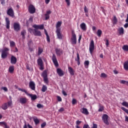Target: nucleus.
Instances as JSON below:
<instances>
[{
  "label": "nucleus",
  "instance_id": "1",
  "mask_svg": "<svg viewBox=\"0 0 128 128\" xmlns=\"http://www.w3.org/2000/svg\"><path fill=\"white\" fill-rule=\"evenodd\" d=\"M10 52V49L8 48H5L2 51L1 58H8V54Z\"/></svg>",
  "mask_w": 128,
  "mask_h": 128
},
{
  "label": "nucleus",
  "instance_id": "55",
  "mask_svg": "<svg viewBox=\"0 0 128 128\" xmlns=\"http://www.w3.org/2000/svg\"><path fill=\"white\" fill-rule=\"evenodd\" d=\"M46 126V123L44 122L41 124V128H44V126Z\"/></svg>",
  "mask_w": 128,
  "mask_h": 128
},
{
  "label": "nucleus",
  "instance_id": "23",
  "mask_svg": "<svg viewBox=\"0 0 128 128\" xmlns=\"http://www.w3.org/2000/svg\"><path fill=\"white\" fill-rule=\"evenodd\" d=\"M118 31L119 34L120 35L122 34L124 32V28L122 27L119 28L118 30Z\"/></svg>",
  "mask_w": 128,
  "mask_h": 128
},
{
  "label": "nucleus",
  "instance_id": "25",
  "mask_svg": "<svg viewBox=\"0 0 128 128\" xmlns=\"http://www.w3.org/2000/svg\"><path fill=\"white\" fill-rule=\"evenodd\" d=\"M14 70V66H10L8 69L9 72H10V74H12Z\"/></svg>",
  "mask_w": 128,
  "mask_h": 128
},
{
  "label": "nucleus",
  "instance_id": "54",
  "mask_svg": "<svg viewBox=\"0 0 128 128\" xmlns=\"http://www.w3.org/2000/svg\"><path fill=\"white\" fill-rule=\"evenodd\" d=\"M77 57L75 59V60L78 61V60H80V54H78V53L77 54Z\"/></svg>",
  "mask_w": 128,
  "mask_h": 128
},
{
  "label": "nucleus",
  "instance_id": "31",
  "mask_svg": "<svg viewBox=\"0 0 128 128\" xmlns=\"http://www.w3.org/2000/svg\"><path fill=\"white\" fill-rule=\"evenodd\" d=\"M48 90V87L46 86V85H43V86L42 87V91L43 92H46V90Z\"/></svg>",
  "mask_w": 128,
  "mask_h": 128
},
{
  "label": "nucleus",
  "instance_id": "35",
  "mask_svg": "<svg viewBox=\"0 0 128 128\" xmlns=\"http://www.w3.org/2000/svg\"><path fill=\"white\" fill-rule=\"evenodd\" d=\"M18 90L22 92H25V94H27V96H28V91H26L24 89L19 88Z\"/></svg>",
  "mask_w": 128,
  "mask_h": 128
},
{
  "label": "nucleus",
  "instance_id": "27",
  "mask_svg": "<svg viewBox=\"0 0 128 128\" xmlns=\"http://www.w3.org/2000/svg\"><path fill=\"white\" fill-rule=\"evenodd\" d=\"M102 32L100 30H98L96 32V34L100 38L102 36Z\"/></svg>",
  "mask_w": 128,
  "mask_h": 128
},
{
  "label": "nucleus",
  "instance_id": "53",
  "mask_svg": "<svg viewBox=\"0 0 128 128\" xmlns=\"http://www.w3.org/2000/svg\"><path fill=\"white\" fill-rule=\"evenodd\" d=\"M101 78H106V74L104 73L101 74L100 75Z\"/></svg>",
  "mask_w": 128,
  "mask_h": 128
},
{
  "label": "nucleus",
  "instance_id": "14",
  "mask_svg": "<svg viewBox=\"0 0 128 128\" xmlns=\"http://www.w3.org/2000/svg\"><path fill=\"white\" fill-rule=\"evenodd\" d=\"M57 74L59 76H62L64 74V71L62 70V69L58 68L56 70Z\"/></svg>",
  "mask_w": 128,
  "mask_h": 128
},
{
  "label": "nucleus",
  "instance_id": "12",
  "mask_svg": "<svg viewBox=\"0 0 128 128\" xmlns=\"http://www.w3.org/2000/svg\"><path fill=\"white\" fill-rule=\"evenodd\" d=\"M56 56H60L62 54V50L60 48H56L55 50Z\"/></svg>",
  "mask_w": 128,
  "mask_h": 128
},
{
  "label": "nucleus",
  "instance_id": "2",
  "mask_svg": "<svg viewBox=\"0 0 128 128\" xmlns=\"http://www.w3.org/2000/svg\"><path fill=\"white\" fill-rule=\"evenodd\" d=\"M71 44H76V35L74 33V31L72 32Z\"/></svg>",
  "mask_w": 128,
  "mask_h": 128
},
{
  "label": "nucleus",
  "instance_id": "15",
  "mask_svg": "<svg viewBox=\"0 0 128 128\" xmlns=\"http://www.w3.org/2000/svg\"><path fill=\"white\" fill-rule=\"evenodd\" d=\"M10 62L12 64H16V58L14 57V56H11Z\"/></svg>",
  "mask_w": 128,
  "mask_h": 128
},
{
  "label": "nucleus",
  "instance_id": "22",
  "mask_svg": "<svg viewBox=\"0 0 128 128\" xmlns=\"http://www.w3.org/2000/svg\"><path fill=\"white\" fill-rule=\"evenodd\" d=\"M124 68L125 70H128V61H126L124 62Z\"/></svg>",
  "mask_w": 128,
  "mask_h": 128
},
{
  "label": "nucleus",
  "instance_id": "5",
  "mask_svg": "<svg viewBox=\"0 0 128 128\" xmlns=\"http://www.w3.org/2000/svg\"><path fill=\"white\" fill-rule=\"evenodd\" d=\"M52 60L55 66L56 67L58 66V60H56V54H52Z\"/></svg>",
  "mask_w": 128,
  "mask_h": 128
},
{
  "label": "nucleus",
  "instance_id": "49",
  "mask_svg": "<svg viewBox=\"0 0 128 128\" xmlns=\"http://www.w3.org/2000/svg\"><path fill=\"white\" fill-rule=\"evenodd\" d=\"M8 106H10L12 104V101H9L7 104Z\"/></svg>",
  "mask_w": 128,
  "mask_h": 128
},
{
  "label": "nucleus",
  "instance_id": "40",
  "mask_svg": "<svg viewBox=\"0 0 128 128\" xmlns=\"http://www.w3.org/2000/svg\"><path fill=\"white\" fill-rule=\"evenodd\" d=\"M120 84H128V82L124 80H120Z\"/></svg>",
  "mask_w": 128,
  "mask_h": 128
},
{
  "label": "nucleus",
  "instance_id": "37",
  "mask_svg": "<svg viewBox=\"0 0 128 128\" xmlns=\"http://www.w3.org/2000/svg\"><path fill=\"white\" fill-rule=\"evenodd\" d=\"M34 43L32 42V40H30L28 42V46H33Z\"/></svg>",
  "mask_w": 128,
  "mask_h": 128
},
{
  "label": "nucleus",
  "instance_id": "59",
  "mask_svg": "<svg viewBox=\"0 0 128 128\" xmlns=\"http://www.w3.org/2000/svg\"><path fill=\"white\" fill-rule=\"evenodd\" d=\"M65 0L68 6H70V0Z\"/></svg>",
  "mask_w": 128,
  "mask_h": 128
},
{
  "label": "nucleus",
  "instance_id": "43",
  "mask_svg": "<svg viewBox=\"0 0 128 128\" xmlns=\"http://www.w3.org/2000/svg\"><path fill=\"white\" fill-rule=\"evenodd\" d=\"M122 110H124V112H126V114H128V109H126L124 107H122Z\"/></svg>",
  "mask_w": 128,
  "mask_h": 128
},
{
  "label": "nucleus",
  "instance_id": "41",
  "mask_svg": "<svg viewBox=\"0 0 128 128\" xmlns=\"http://www.w3.org/2000/svg\"><path fill=\"white\" fill-rule=\"evenodd\" d=\"M32 27L35 28L34 30H39L40 25L34 24L32 26Z\"/></svg>",
  "mask_w": 128,
  "mask_h": 128
},
{
  "label": "nucleus",
  "instance_id": "33",
  "mask_svg": "<svg viewBox=\"0 0 128 128\" xmlns=\"http://www.w3.org/2000/svg\"><path fill=\"white\" fill-rule=\"evenodd\" d=\"M122 48L124 52H128V45H124Z\"/></svg>",
  "mask_w": 128,
  "mask_h": 128
},
{
  "label": "nucleus",
  "instance_id": "48",
  "mask_svg": "<svg viewBox=\"0 0 128 128\" xmlns=\"http://www.w3.org/2000/svg\"><path fill=\"white\" fill-rule=\"evenodd\" d=\"M1 89L3 90L4 92H8V88L6 87H4V86L2 87Z\"/></svg>",
  "mask_w": 128,
  "mask_h": 128
},
{
  "label": "nucleus",
  "instance_id": "58",
  "mask_svg": "<svg viewBox=\"0 0 128 128\" xmlns=\"http://www.w3.org/2000/svg\"><path fill=\"white\" fill-rule=\"evenodd\" d=\"M6 124V122H0V126H2V124L4 126Z\"/></svg>",
  "mask_w": 128,
  "mask_h": 128
},
{
  "label": "nucleus",
  "instance_id": "57",
  "mask_svg": "<svg viewBox=\"0 0 128 128\" xmlns=\"http://www.w3.org/2000/svg\"><path fill=\"white\" fill-rule=\"evenodd\" d=\"M57 98H58V102H62V98L60 96H57Z\"/></svg>",
  "mask_w": 128,
  "mask_h": 128
},
{
  "label": "nucleus",
  "instance_id": "30",
  "mask_svg": "<svg viewBox=\"0 0 128 128\" xmlns=\"http://www.w3.org/2000/svg\"><path fill=\"white\" fill-rule=\"evenodd\" d=\"M62 26V22H58L56 24V30L58 28H60V26Z\"/></svg>",
  "mask_w": 128,
  "mask_h": 128
},
{
  "label": "nucleus",
  "instance_id": "13",
  "mask_svg": "<svg viewBox=\"0 0 128 128\" xmlns=\"http://www.w3.org/2000/svg\"><path fill=\"white\" fill-rule=\"evenodd\" d=\"M14 30L16 32H18L20 30V26L18 23L14 24Z\"/></svg>",
  "mask_w": 128,
  "mask_h": 128
},
{
  "label": "nucleus",
  "instance_id": "26",
  "mask_svg": "<svg viewBox=\"0 0 128 128\" xmlns=\"http://www.w3.org/2000/svg\"><path fill=\"white\" fill-rule=\"evenodd\" d=\"M38 64V66H42L44 64V63L42 62V58H38L37 60Z\"/></svg>",
  "mask_w": 128,
  "mask_h": 128
},
{
  "label": "nucleus",
  "instance_id": "10",
  "mask_svg": "<svg viewBox=\"0 0 128 128\" xmlns=\"http://www.w3.org/2000/svg\"><path fill=\"white\" fill-rule=\"evenodd\" d=\"M56 33L58 38L59 40H62V33H60V28H58V30H56Z\"/></svg>",
  "mask_w": 128,
  "mask_h": 128
},
{
  "label": "nucleus",
  "instance_id": "9",
  "mask_svg": "<svg viewBox=\"0 0 128 128\" xmlns=\"http://www.w3.org/2000/svg\"><path fill=\"white\" fill-rule=\"evenodd\" d=\"M7 14L10 16H12V18L14 16V10L12 8H10L8 10Z\"/></svg>",
  "mask_w": 128,
  "mask_h": 128
},
{
  "label": "nucleus",
  "instance_id": "24",
  "mask_svg": "<svg viewBox=\"0 0 128 128\" xmlns=\"http://www.w3.org/2000/svg\"><path fill=\"white\" fill-rule=\"evenodd\" d=\"M43 52H44V49H42V48H41L40 47H38V55L40 56V54H42Z\"/></svg>",
  "mask_w": 128,
  "mask_h": 128
},
{
  "label": "nucleus",
  "instance_id": "8",
  "mask_svg": "<svg viewBox=\"0 0 128 128\" xmlns=\"http://www.w3.org/2000/svg\"><path fill=\"white\" fill-rule=\"evenodd\" d=\"M29 86L32 90H36V84L33 81H30V82Z\"/></svg>",
  "mask_w": 128,
  "mask_h": 128
},
{
  "label": "nucleus",
  "instance_id": "32",
  "mask_svg": "<svg viewBox=\"0 0 128 128\" xmlns=\"http://www.w3.org/2000/svg\"><path fill=\"white\" fill-rule=\"evenodd\" d=\"M42 76L43 78H46L48 76V72L46 70H44L43 72L42 73Z\"/></svg>",
  "mask_w": 128,
  "mask_h": 128
},
{
  "label": "nucleus",
  "instance_id": "29",
  "mask_svg": "<svg viewBox=\"0 0 128 128\" xmlns=\"http://www.w3.org/2000/svg\"><path fill=\"white\" fill-rule=\"evenodd\" d=\"M2 110H7V108H8V104L6 103L4 104L2 106Z\"/></svg>",
  "mask_w": 128,
  "mask_h": 128
},
{
  "label": "nucleus",
  "instance_id": "51",
  "mask_svg": "<svg viewBox=\"0 0 128 128\" xmlns=\"http://www.w3.org/2000/svg\"><path fill=\"white\" fill-rule=\"evenodd\" d=\"M44 24L39 25V30H44Z\"/></svg>",
  "mask_w": 128,
  "mask_h": 128
},
{
  "label": "nucleus",
  "instance_id": "60",
  "mask_svg": "<svg viewBox=\"0 0 128 128\" xmlns=\"http://www.w3.org/2000/svg\"><path fill=\"white\" fill-rule=\"evenodd\" d=\"M84 12H88V8H86V6H84Z\"/></svg>",
  "mask_w": 128,
  "mask_h": 128
},
{
  "label": "nucleus",
  "instance_id": "52",
  "mask_svg": "<svg viewBox=\"0 0 128 128\" xmlns=\"http://www.w3.org/2000/svg\"><path fill=\"white\" fill-rule=\"evenodd\" d=\"M106 48H108V46H110V42H108V40H106Z\"/></svg>",
  "mask_w": 128,
  "mask_h": 128
},
{
  "label": "nucleus",
  "instance_id": "63",
  "mask_svg": "<svg viewBox=\"0 0 128 128\" xmlns=\"http://www.w3.org/2000/svg\"><path fill=\"white\" fill-rule=\"evenodd\" d=\"M92 128H98V125L96 124H93Z\"/></svg>",
  "mask_w": 128,
  "mask_h": 128
},
{
  "label": "nucleus",
  "instance_id": "44",
  "mask_svg": "<svg viewBox=\"0 0 128 128\" xmlns=\"http://www.w3.org/2000/svg\"><path fill=\"white\" fill-rule=\"evenodd\" d=\"M113 20L114 24H116V22H118V19H116V16H114Z\"/></svg>",
  "mask_w": 128,
  "mask_h": 128
},
{
  "label": "nucleus",
  "instance_id": "28",
  "mask_svg": "<svg viewBox=\"0 0 128 128\" xmlns=\"http://www.w3.org/2000/svg\"><path fill=\"white\" fill-rule=\"evenodd\" d=\"M90 64V61L88 60H86L84 62V67L86 68H88V66Z\"/></svg>",
  "mask_w": 128,
  "mask_h": 128
},
{
  "label": "nucleus",
  "instance_id": "17",
  "mask_svg": "<svg viewBox=\"0 0 128 128\" xmlns=\"http://www.w3.org/2000/svg\"><path fill=\"white\" fill-rule=\"evenodd\" d=\"M6 28L8 30L10 28V19L8 18H6Z\"/></svg>",
  "mask_w": 128,
  "mask_h": 128
},
{
  "label": "nucleus",
  "instance_id": "62",
  "mask_svg": "<svg viewBox=\"0 0 128 128\" xmlns=\"http://www.w3.org/2000/svg\"><path fill=\"white\" fill-rule=\"evenodd\" d=\"M64 109L63 108H61L58 110V112H64Z\"/></svg>",
  "mask_w": 128,
  "mask_h": 128
},
{
  "label": "nucleus",
  "instance_id": "56",
  "mask_svg": "<svg viewBox=\"0 0 128 128\" xmlns=\"http://www.w3.org/2000/svg\"><path fill=\"white\" fill-rule=\"evenodd\" d=\"M46 18L45 20H48L50 18V15H48V14H45Z\"/></svg>",
  "mask_w": 128,
  "mask_h": 128
},
{
  "label": "nucleus",
  "instance_id": "39",
  "mask_svg": "<svg viewBox=\"0 0 128 128\" xmlns=\"http://www.w3.org/2000/svg\"><path fill=\"white\" fill-rule=\"evenodd\" d=\"M16 46V43L14 41H10V46L11 48H12L13 46Z\"/></svg>",
  "mask_w": 128,
  "mask_h": 128
},
{
  "label": "nucleus",
  "instance_id": "11",
  "mask_svg": "<svg viewBox=\"0 0 128 128\" xmlns=\"http://www.w3.org/2000/svg\"><path fill=\"white\" fill-rule=\"evenodd\" d=\"M34 34L36 36H42V32L38 30L34 29Z\"/></svg>",
  "mask_w": 128,
  "mask_h": 128
},
{
  "label": "nucleus",
  "instance_id": "47",
  "mask_svg": "<svg viewBox=\"0 0 128 128\" xmlns=\"http://www.w3.org/2000/svg\"><path fill=\"white\" fill-rule=\"evenodd\" d=\"M36 106L38 108H44V106L40 104H38Z\"/></svg>",
  "mask_w": 128,
  "mask_h": 128
},
{
  "label": "nucleus",
  "instance_id": "34",
  "mask_svg": "<svg viewBox=\"0 0 128 128\" xmlns=\"http://www.w3.org/2000/svg\"><path fill=\"white\" fill-rule=\"evenodd\" d=\"M33 120L36 124H40V120H38V118H33Z\"/></svg>",
  "mask_w": 128,
  "mask_h": 128
},
{
  "label": "nucleus",
  "instance_id": "45",
  "mask_svg": "<svg viewBox=\"0 0 128 128\" xmlns=\"http://www.w3.org/2000/svg\"><path fill=\"white\" fill-rule=\"evenodd\" d=\"M77 102L75 98H73L72 100V104H76Z\"/></svg>",
  "mask_w": 128,
  "mask_h": 128
},
{
  "label": "nucleus",
  "instance_id": "7",
  "mask_svg": "<svg viewBox=\"0 0 128 128\" xmlns=\"http://www.w3.org/2000/svg\"><path fill=\"white\" fill-rule=\"evenodd\" d=\"M19 102L22 104H26L28 102V99L26 98H20Z\"/></svg>",
  "mask_w": 128,
  "mask_h": 128
},
{
  "label": "nucleus",
  "instance_id": "61",
  "mask_svg": "<svg viewBox=\"0 0 128 128\" xmlns=\"http://www.w3.org/2000/svg\"><path fill=\"white\" fill-rule=\"evenodd\" d=\"M83 128H90V126L88 124H84L83 126Z\"/></svg>",
  "mask_w": 128,
  "mask_h": 128
},
{
  "label": "nucleus",
  "instance_id": "19",
  "mask_svg": "<svg viewBox=\"0 0 128 128\" xmlns=\"http://www.w3.org/2000/svg\"><path fill=\"white\" fill-rule=\"evenodd\" d=\"M80 27L82 30H86V23L82 22L80 24Z\"/></svg>",
  "mask_w": 128,
  "mask_h": 128
},
{
  "label": "nucleus",
  "instance_id": "4",
  "mask_svg": "<svg viewBox=\"0 0 128 128\" xmlns=\"http://www.w3.org/2000/svg\"><path fill=\"white\" fill-rule=\"evenodd\" d=\"M102 120L106 124H108V116L106 114H104L102 116Z\"/></svg>",
  "mask_w": 128,
  "mask_h": 128
},
{
  "label": "nucleus",
  "instance_id": "16",
  "mask_svg": "<svg viewBox=\"0 0 128 128\" xmlns=\"http://www.w3.org/2000/svg\"><path fill=\"white\" fill-rule=\"evenodd\" d=\"M28 96H30L32 100H36V98H38V96L36 94H28Z\"/></svg>",
  "mask_w": 128,
  "mask_h": 128
},
{
  "label": "nucleus",
  "instance_id": "42",
  "mask_svg": "<svg viewBox=\"0 0 128 128\" xmlns=\"http://www.w3.org/2000/svg\"><path fill=\"white\" fill-rule=\"evenodd\" d=\"M104 110V106H99V109L98 110V112H102Z\"/></svg>",
  "mask_w": 128,
  "mask_h": 128
},
{
  "label": "nucleus",
  "instance_id": "21",
  "mask_svg": "<svg viewBox=\"0 0 128 128\" xmlns=\"http://www.w3.org/2000/svg\"><path fill=\"white\" fill-rule=\"evenodd\" d=\"M44 30L45 34L46 35V36L47 42H50V36H48V32H46V29H44Z\"/></svg>",
  "mask_w": 128,
  "mask_h": 128
},
{
  "label": "nucleus",
  "instance_id": "18",
  "mask_svg": "<svg viewBox=\"0 0 128 128\" xmlns=\"http://www.w3.org/2000/svg\"><path fill=\"white\" fill-rule=\"evenodd\" d=\"M81 112H82V114H86V116H88L90 114V112H88V109H86V108H82L81 110Z\"/></svg>",
  "mask_w": 128,
  "mask_h": 128
},
{
  "label": "nucleus",
  "instance_id": "20",
  "mask_svg": "<svg viewBox=\"0 0 128 128\" xmlns=\"http://www.w3.org/2000/svg\"><path fill=\"white\" fill-rule=\"evenodd\" d=\"M68 70L71 76H74V69H72V67H68Z\"/></svg>",
  "mask_w": 128,
  "mask_h": 128
},
{
  "label": "nucleus",
  "instance_id": "50",
  "mask_svg": "<svg viewBox=\"0 0 128 128\" xmlns=\"http://www.w3.org/2000/svg\"><path fill=\"white\" fill-rule=\"evenodd\" d=\"M28 32L30 33V34H34V30H32L31 28H30L28 29Z\"/></svg>",
  "mask_w": 128,
  "mask_h": 128
},
{
  "label": "nucleus",
  "instance_id": "36",
  "mask_svg": "<svg viewBox=\"0 0 128 128\" xmlns=\"http://www.w3.org/2000/svg\"><path fill=\"white\" fill-rule=\"evenodd\" d=\"M26 34V32L25 30H23L22 32H21V36H22L23 38H24Z\"/></svg>",
  "mask_w": 128,
  "mask_h": 128
},
{
  "label": "nucleus",
  "instance_id": "38",
  "mask_svg": "<svg viewBox=\"0 0 128 128\" xmlns=\"http://www.w3.org/2000/svg\"><path fill=\"white\" fill-rule=\"evenodd\" d=\"M122 106H126V108H128V102H124L122 104Z\"/></svg>",
  "mask_w": 128,
  "mask_h": 128
},
{
  "label": "nucleus",
  "instance_id": "6",
  "mask_svg": "<svg viewBox=\"0 0 128 128\" xmlns=\"http://www.w3.org/2000/svg\"><path fill=\"white\" fill-rule=\"evenodd\" d=\"M28 12L30 14H34L36 12V8L32 5H30L28 6Z\"/></svg>",
  "mask_w": 128,
  "mask_h": 128
},
{
  "label": "nucleus",
  "instance_id": "46",
  "mask_svg": "<svg viewBox=\"0 0 128 128\" xmlns=\"http://www.w3.org/2000/svg\"><path fill=\"white\" fill-rule=\"evenodd\" d=\"M43 78H44V82L46 84H48V76L43 77Z\"/></svg>",
  "mask_w": 128,
  "mask_h": 128
},
{
  "label": "nucleus",
  "instance_id": "64",
  "mask_svg": "<svg viewBox=\"0 0 128 128\" xmlns=\"http://www.w3.org/2000/svg\"><path fill=\"white\" fill-rule=\"evenodd\" d=\"M124 28H128V23H126L125 24H124Z\"/></svg>",
  "mask_w": 128,
  "mask_h": 128
},
{
  "label": "nucleus",
  "instance_id": "3",
  "mask_svg": "<svg viewBox=\"0 0 128 128\" xmlns=\"http://www.w3.org/2000/svg\"><path fill=\"white\" fill-rule=\"evenodd\" d=\"M94 50V40H92L89 46V51L91 56H92Z\"/></svg>",
  "mask_w": 128,
  "mask_h": 128
}]
</instances>
